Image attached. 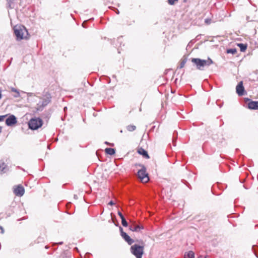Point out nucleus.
Wrapping results in <instances>:
<instances>
[{
	"instance_id": "nucleus-33",
	"label": "nucleus",
	"mask_w": 258,
	"mask_h": 258,
	"mask_svg": "<svg viewBox=\"0 0 258 258\" xmlns=\"http://www.w3.org/2000/svg\"><path fill=\"white\" fill-rule=\"evenodd\" d=\"M108 204L109 205H113L114 204V203L112 201H111L109 202Z\"/></svg>"
},
{
	"instance_id": "nucleus-9",
	"label": "nucleus",
	"mask_w": 258,
	"mask_h": 258,
	"mask_svg": "<svg viewBox=\"0 0 258 258\" xmlns=\"http://www.w3.org/2000/svg\"><path fill=\"white\" fill-rule=\"evenodd\" d=\"M17 122L16 117L14 115H10L6 120V124L9 126H12Z\"/></svg>"
},
{
	"instance_id": "nucleus-13",
	"label": "nucleus",
	"mask_w": 258,
	"mask_h": 258,
	"mask_svg": "<svg viewBox=\"0 0 258 258\" xmlns=\"http://www.w3.org/2000/svg\"><path fill=\"white\" fill-rule=\"evenodd\" d=\"M138 153L139 154L142 155L143 156V157H144L146 159L150 158V156H149L147 151H146L145 150H144V149H143L142 148H140L138 150Z\"/></svg>"
},
{
	"instance_id": "nucleus-16",
	"label": "nucleus",
	"mask_w": 258,
	"mask_h": 258,
	"mask_svg": "<svg viewBox=\"0 0 258 258\" xmlns=\"http://www.w3.org/2000/svg\"><path fill=\"white\" fill-rule=\"evenodd\" d=\"M238 46L239 47L241 51L243 52L247 48L246 44H243V43H239L238 44Z\"/></svg>"
},
{
	"instance_id": "nucleus-40",
	"label": "nucleus",
	"mask_w": 258,
	"mask_h": 258,
	"mask_svg": "<svg viewBox=\"0 0 258 258\" xmlns=\"http://www.w3.org/2000/svg\"><path fill=\"white\" fill-rule=\"evenodd\" d=\"M45 248L46 249H48L49 248V247L47 245H46V246H45Z\"/></svg>"
},
{
	"instance_id": "nucleus-1",
	"label": "nucleus",
	"mask_w": 258,
	"mask_h": 258,
	"mask_svg": "<svg viewBox=\"0 0 258 258\" xmlns=\"http://www.w3.org/2000/svg\"><path fill=\"white\" fill-rule=\"evenodd\" d=\"M191 61L196 66L197 69L199 70H204L205 67H209L213 63L212 60L210 58L206 60L199 58H193Z\"/></svg>"
},
{
	"instance_id": "nucleus-34",
	"label": "nucleus",
	"mask_w": 258,
	"mask_h": 258,
	"mask_svg": "<svg viewBox=\"0 0 258 258\" xmlns=\"http://www.w3.org/2000/svg\"><path fill=\"white\" fill-rule=\"evenodd\" d=\"M106 144H107V145H109L111 146H113V144H109V143H108L107 142H105V143Z\"/></svg>"
},
{
	"instance_id": "nucleus-39",
	"label": "nucleus",
	"mask_w": 258,
	"mask_h": 258,
	"mask_svg": "<svg viewBox=\"0 0 258 258\" xmlns=\"http://www.w3.org/2000/svg\"><path fill=\"white\" fill-rule=\"evenodd\" d=\"M246 20H247V21H250V20H249V17H247V18H246Z\"/></svg>"
},
{
	"instance_id": "nucleus-27",
	"label": "nucleus",
	"mask_w": 258,
	"mask_h": 258,
	"mask_svg": "<svg viewBox=\"0 0 258 258\" xmlns=\"http://www.w3.org/2000/svg\"><path fill=\"white\" fill-rule=\"evenodd\" d=\"M109 8H110V9L113 8L114 10H115V11H116V13L117 14H119V11H118L117 9H116V8H114V7H111V6H109Z\"/></svg>"
},
{
	"instance_id": "nucleus-28",
	"label": "nucleus",
	"mask_w": 258,
	"mask_h": 258,
	"mask_svg": "<svg viewBox=\"0 0 258 258\" xmlns=\"http://www.w3.org/2000/svg\"><path fill=\"white\" fill-rule=\"evenodd\" d=\"M176 1H168L170 5H173L175 4Z\"/></svg>"
},
{
	"instance_id": "nucleus-14",
	"label": "nucleus",
	"mask_w": 258,
	"mask_h": 258,
	"mask_svg": "<svg viewBox=\"0 0 258 258\" xmlns=\"http://www.w3.org/2000/svg\"><path fill=\"white\" fill-rule=\"evenodd\" d=\"M105 152L107 154L113 155L115 153V150L113 148H107L105 149Z\"/></svg>"
},
{
	"instance_id": "nucleus-24",
	"label": "nucleus",
	"mask_w": 258,
	"mask_h": 258,
	"mask_svg": "<svg viewBox=\"0 0 258 258\" xmlns=\"http://www.w3.org/2000/svg\"><path fill=\"white\" fill-rule=\"evenodd\" d=\"M211 22H212V20L210 18H207L205 20V23L207 24V25H209L211 23Z\"/></svg>"
},
{
	"instance_id": "nucleus-4",
	"label": "nucleus",
	"mask_w": 258,
	"mask_h": 258,
	"mask_svg": "<svg viewBox=\"0 0 258 258\" xmlns=\"http://www.w3.org/2000/svg\"><path fill=\"white\" fill-rule=\"evenodd\" d=\"M42 124V120L39 117L32 118L28 122L29 127L32 130H37Z\"/></svg>"
},
{
	"instance_id": "nucleus-18",
	"label": "nucleus",
	"mask_w": 258,
	"mask_h": 258,
	"mask_svg": "<svg viewBox=\"0 0 258 258\" xmlns=\"http://www.w3.org/2000/svg\"><path fill=\"white\" fill-rule=\"evenodd\" d=\"M7 165L4 162H0V172H5V169L6 168Z\"/></svg>"
},
{
	"instance_id": "nucleus-29",
	"label": "nucleus",
	"mask_w": 258,
	"mask_h": 258,
	"mask_svg": "<svg viewBox=\"0 0 258 258\" xmlns=\"http://www.w3.org/2000/svg\"><path fill=\"white\" fill-rule=\"evenodd\" d=\"M20 96V92L19 91H18L16 93V94L14 95V97H16V98L19 97Z\"/></svg>"
},
{
	"instance_id": "nucleus-26",
	"label": "nucleus",
	"mask_w": 258,
	"mask_h": 258,
	"mask_svg": "<svg viewBox=\"0 0 258 258\" xmlns=\"http://www.w3.org/2000/svg\"><path fill=\"white\" fill-rule=\"evenodd\" d=\"M118 215L120 217L121 219L123 218H124L122 214L119 211L118 212Z\"/></svg>"
},
{
	"instance_id": "nucleus-12",
	"label": "nucleus",
	"mask_w": 258,
	"mask_h": 258,
	"mask_svg": "<svg viewBox=\"0 0 258 258\" xmlns=\"http://www.w3.org/2000/svg\"><path fill=\"white\" fill-rule=\"evenodd\" d=\"M247 107L250 109L258 110V101H249L248 103Z\"/></svg>"
},
{
	"instance_id": "nucleus-21",
	"label": "nucleus",
	"mask_w": 258,
	"mask_h": 258,
	"mask_svg": "<svg viewBox=\"0 0 258 258\" xmlns=\"http://www.w3.org/2000/svg\"><path fill=\"white\" fill-rule=\"evenodd\" d=\"M8 7L10 9H13L15 8L14 1H9L8 3Z\"/></svg>"
},
{
	"instance_id": "nucleus-44",
	"label": "nucleus",
	"mask_w": 258,
	"mask_h": 258,
	"mask_svg": "<svg viewBox=\"0 0 258 258\" xmlns=\"http://www.w3.org/2000/svg\"><path fill=\"white\" fill-rule=\"evenodd\" d=\"M18 220L20 221V220H21V219H18Z\"/></svg>"
},
{
	"instance_id": "nucleus-43",
	"label": "nucleus",
	"mask_w": 258,
	"mask_h": 258,
	"mask_svg": "<svg viewBox=\"0 0 258 258\" xmlns=\"http://www.w3.org/2000/svg\"><path fill=\"white\" fill-rule=\"evenodd\" d=\"M66 108H67V107H65L64 108V110H66Z\"/></svg>"
},
{
	"instance_id": "nucleus-8",
	"label": "nucleus",
	"mask_w": 258,
	"mask_h": 258,
	"mask_svg": "<svg viewBox=\"0 0 258 258\" xmlns=\"http://www.w3.org/2000/svg\"><path fill=\"white\" fill-rule=\"evenodd\" d=\"M236 92L238 96H241L246 94L242 81H240L236 87Z\"/></svg>"
},
{
	"instance_id": "nucleus-42",
	"label": "nucleus",
	"mask_w": 258,
	"mask_h": 258,
	"mask_svg": "<svg viewBox=\"0 0 258 258\" xmlns=\"http://www.w3.org/2000/svg\"><path fill=\"white\" fill-rule=\"evenodd\" d=\"M31 94H32V93H29V95L30 96H31Z\"/></svg>"
},
{
	"instance_id": "nucleus-36",
	"label": "nucleus",
	"mask_w": 258,
	"mask_h": 258,
	"mask_svg": "<svg viewBox=\"0 0 258 258\" xmlns=\"http://www.w3.org/2000/svg\"><path fill=\"white\" fill-rule=\"evenodd\" d=\"M86 23V21H84L83 23H82V26L83 27H85V23Z\"/></svg>"
},
{
	"instance_id": "nucleus-15",
	"label": "nucleus",
	"mask_w": 258,
	"mask_h": 258,
	"mask_svg": "<svg viewBox=\"0 0 258 258\" xmlns=\"http://www.w3.org/2000/svg\"><path fill=\"white\" fill-rule=\"evenodd\" d=\"M184 258H195V254L193 251H189L184 255Z\"/></svg>"
},
{
	"instance_id": "nucleus-32",
	"label": "nucleus",
	"mask_w": 258,
	"mask_h": 258,
	"mask_svg": "<svg viewBox=\"0 0 258 258\" xmlns=\"http://www.w3.org/2000/svg\"><path fill=\"white\" fill-rule=\"evenodd\" d=\"M1 233H3L4 232V230L2 226H0Z\"/></svg>"
},
{
	"instance_id": "nucleus-10",
	"label": "nucleus",
	"mask_w": 258,
	"mask_h": 258,
	"mask_svg": "<svg viewBox=\"0 0 258 258\" xmlns=\"http://www.w3.org/2000/svg\"><path fill=\"white\" fill-rule=\"evenodd\" d=\"M14 192L17 196H22L25 192L24 188L22 185H18L14 190Z\"/></svg>"
},
{
	"instance_id": "nucleus-23",
	"label": "nucleus",
	"mask_w": 258,
	"mask_h": 258,
	"mask_svg": "<svg viewBox=\"0 0 258 258\" xmlns=\"http://www.w3.org/2000/svg\"><path fill=\"white\" fill-rule=\"evenodd\" d=\"M121 224L124 227H127L128 226V223L127 221H126L125 218H123L121 219Z\"/></svg>"
},
{
	"instance_id": "nucleus-20",
	"label": "nucleus",
	"mask_w": 258,
	"mask_h": 258,
	"mask_svg": "<svg viewBox=\"0 0 258 258\" xmlns=\"http://www.w3.org/2000/svg\"><path fill=\"white\" fill-rule=\"evenodd\" d=\"M237 52V50L235 48H230L227 50V53H231L232 54H235Z\"/></svg>"
},
{
	"instance_id": "nucleus-35",
	"label": "nucleus",
	"mask_w": 258,
	"mask_h": 258,
	"mask_svg": "<svg viewBox=\"0 0 258 258\" xmlns=\"http://www.w3.org/2000/svg\"><path fill=\"white\" fill-rule=\"evenodd\" d=\"M63 244V242L61 241V242H59L58 243H55V244H59V245H61Z\"/></svg>"
},
{
	"instance_id": "nucleus-45",
	"label": "nucleus",
	"mask_w": 258,
	"mask_h": 258,
	"mask_svg": "<svg viewBox=\"0 0 258 258\" xmlns=\"http://www.w3.org/2000/svg\"><path fill=\"white\" fill-rule=\"evenodd\" d=\"M205 258H206V257H205Z\"/></svg>"
},
{
	"instance_id": "nucleus-19",
	"label": "nucleus",
	"mask_w": 258,
	"mask_h": 258,
	"mask_svg": "<svg viewBox=\"0 0 258 258\" xmlns=\"http://www.w3.org/2000/svg\"><path fill=\"white\" fill-rule=\"evenodd\" d=\"M126 128L129 132H133L136 128V126L134 125H129L126 126Z\"/></svg>"
},
{
	"instance_id": "nucleus-11",
	"label": "nucleus",
	"mask_w": 258,
	"mask_h": 258,
	"mask_svg": "<svg viewBox=\"0 0 258 258\" xmlns=\"http://www.w3.org/2000/svg\"><path fill=\"white\" fill-rule=\"evenodd\" d=\"M129 229L132 231L139 232L141 230L144 229V227L139 225H136L135 222H133L130 226Z\"/></svg>"
},
{
	"instance_id": "nucleus-22",
	"label": "nucleus",
	"mask_w": 258,
	"mask_h": 258,
	"mask_svg": "<svg viewBox=\"0 0 258 258\" xmlns=\"http://www.w3.org/2000/svg\"><path fill=\"white\" fill-rule=\"evenodd\" d=\"M252 250L253 251L255 256L258 257V247L253 245L252 247Z\"/></svg>"
},
{
	"instance_id": "nucleus-25",
	"label": "nucleus",
	"mask_w": 258,
	"mask_h": 258,
	"mask_svg": "<svg viewBox=\"0 0 258 258\" xmlns=\"http://www.w3.org/2000/svg\"><path fill=\"white\" fill-rule=\"evenodd\" d=\"M7 116V115H0V121L4 120V118Z\"/></svg>"
},
{
	"instance_id": "nucleus-6",
	"label": "nucleus",
	"mask_w": 258,
	"mask_h": 258,
	"mask_svg": "<svg viewBox=\"0 0 258 258\" xmlns=\"http://www.w3.org/2000/svg\"><path fill=\"white\" fill-rule=\"evenodd\" d=\"M138 176L143 182H147L149 180L148 174L146 172V168L144 166L138 171Z\"/></svg>"
},
{
	"instance_id": "nucleus-30",
	"label": "nucleus",
	"mask_w": 258,
	"mask_h": 258,
	"mask_svg": "<svg viewBox=\"0 0 258 258\" xmlns=\"http://www.w3.org/2000/svg\"><path fill=\"white\" fill-rule=\"evenodd\" d=\"M192 43L191 42H190L186 46V49H187L188 48H190L192 46Z\"/></svg>"
},
{
	"instance_id": "nucleus-3",
	"label": "nucleus",
	"mask_w": 258,
	"mask_h": 258,
	"mask_svg": "<svg viewBox=\"0 0 258 258\" xmlns=\"http://www.w3.org/2000/svg\"><path fill=\"white\" fill-rule=\"evenodd\" d=\"M144 245L135 244L131 246L130 250L131 253L135 255L136 258H142L144 253Z\"/></svg>"
},
{
	"instance_id": "nucleus-2",
	"label": "nucleus",
	"mask_w": 258,
	"mask_h": 258,
	"mask_svg": "<svg viewBox=\"0 0 258 258\" xmlns=\"http://www.w3.org/2000/svg\"><path fill=\"white\" fill-rule=\"evenodd\" d=\"M14 31L17 40L27 38L28 32L24 26L16 25L14 27Z\"/></svg>"
},
{
	"instance_id": "nucleus-17",
	"label": "nucleus",
	"mask_w": 258,
	"mask_h": 258,
	"mask_svg": "<svg viewBox=\"0 0 258 258\" xmlns=\"http://www.w3.org/2000/svg\"><path fill=\"white\" fill-rule=\"evenodd\" d=\"M186 61H187V58H186V57L183 58L181 60L179 68L181 69V68H183L185 64L186 63Z\"/></svg>"
},
{
	"instance_id": "nucleus-37",
	"label": "nucleus",
	"mask_w": 258,
	"mask_h": 258,
	"mask_svg": "<svg viewBox=\"0 0 258 258\" xmlns=\"http://www.w3.org/2000/svg\"><path fill=\"white\" fill-rule=\"evenodd\" d=\"M244 100H245V102H247L248 101H250V99L247 98H244Z\"/></svg>"
},
{
	"instance_id": "nucleus-38",
	"label": "nucleus",
	"mask_w": 258,
	"mask_h": 258,
	"mask_svg": "<svg viewBox=\"0 0 258 258\" xmlns=\"http://www.w3.org/2000/svg\"><path fill=\"white\" fill-rule=\"evenodd\" d=\"M74 198L75 199H77L78 197H77V196L76 195H75L74 196Z\"/></svg>"
},
{
	"instance_id": "nucleus-41",
	"label": "nucleus",
	"mask_w": 258,
	"mask_h": 258,
	"mask_svg": "<svg viewBox=\"0 0 258 258\" xmlns=\"http://www.w3.org/2000/svg\"><path fill=\"white\" fill-rule=\"evenodd\" d=\"M174 142H175V140H174V139H173V143L174 145L175 146Z\"/></svg>"
},
{
	"instance_id": "nucleus-5",
	"label": "nucleus",
	"mask_w": 258,
	"mask_h": 258,
	"mask_svg": "<svg viewBox=\"0 0 258 258\" xmlns=\"http://www.w3.org/2000/svg\"><path fill=\"white\" fill-rule=\"evenodd\" d=\"M51 96L49 94H45L42 98V100L40 101L37 104V110L42 111L43 108L48 105L51 101Z\"/></svg>"
},
{
	"instance_id": "nucleus-31",
	"label": "nucleus",
	"mask_w": 258,
	"mask_h": 258,
	"mask_svg": "<svg viewBox=\"0 0 258 258\" xmlns=\"http://www.w3.org/2000/svg\"><path fill=\"white\" fill-rule=\"evenodd\" d=\"M11 91L12 92H15V93H17L18 91H19L18 90H17L16 89H15L14 88H11Z\"/></svg>"
},
{
	"instance_id": "nucleus-7",
	"label": "nucleus",
	"mask_w": 258,
	"mask_h": 258,
	"mask_svg": "<svg viewBox=\"0 0 258 258\" xmlns=\"http://www.w3.org/2000/svg\"><path fill=\"white\" fill-rule=\"evenodd\" d=\"M119 230L120 232V235L122 238L128 243V245H132L134 242V240L131 238L126 233L123 231V229L121 226L119 227Z\"/></svg>"
}]
</instances>
